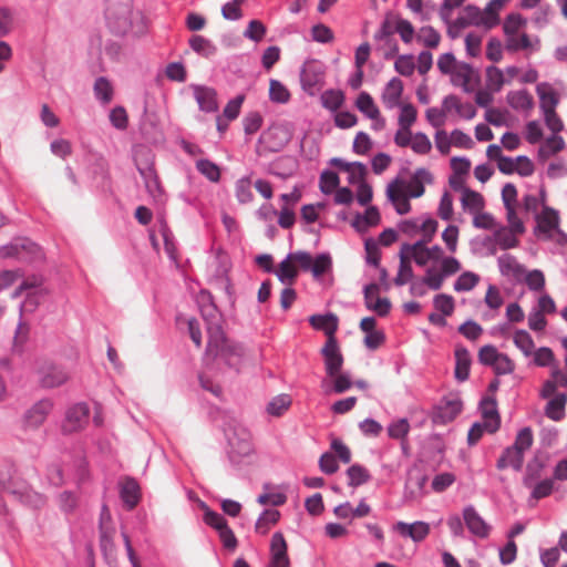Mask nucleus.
Segmentation results:
<instances>
[{
  "label": "nucleus",
  "instance_id": "obj_1",
  "mask_svg": "<svg viewBox=\"0 0 567 567\" xmlns=\"http://www.w3.org/2000/svg\"><path fill=\"white\" fill-rule=\"evenodd\" d=\"M16 465L11 461L0 464V493L6 491L22 505L40 509L47 504V497L34 491L24 480H14Z\"/></svg>",
  "mask_w": 567,
  "mask_h": 567
},
{
  "label": "nucleus",
  "instance_id": "obj_2",
  "mask_svg": "<svg viewBox=\"0 0 567 567\" xmlns=\"http://www.w3.org/2000/svg\"><path fill=\"white\" fill-rule=\"evenodd\" d=\"M207 354L221 360L228 368L239 370L241 349L228 342L219 324L208 328Z\"/></svg>",
  "mask_w": 567,
  "mask_h": 567
},
{
  "label": "nucleus",
  "instance_id": "obj_3",
  "mask_svg": "<svg viewBox=\"0 0 567 567\" xmlns=\"http://www.w3.org/2000/svg\"><path fill=\"white\" fill-rule=\"evenodd\" d=\"M227 441L228 460L235 466L243 464L245 458L254 453L251 434L245 427L235 429L231 434H228Z\"/></svg>",
  "mask_w": 567,
  "mask_h": 567
},
{
  "label": "nucleus",
  "instance_id": "obj_4",
  "mask_svg": "<svg viewBox=\"0 0 567 567\" xmlns=\"http://www.w3.org/2000/svg\"><path fill=\"white\" fill-rule=\"evenodd\" d=\"M99 532H100V548L104 556L105 561L112 566L116 565V553L115 545L113 542V537L116 533L115 527L111 523V516L107 511V506H102V512L100 515L99 522Z\"/></svg>",
  "mask_w": 567,
  "mask_h": 567
},
{
  "label": "nucleus",
  "instance_id": "obj_5",
  "mask_svg": "<svg viewBox=\"0 0 567 567\" xmlns=\"http://www.w3.org/2000/svg\"><path fill=\"white\" fill-rule=\"evenodd\" d=\"M460 270L461 264L455 257H443L441 259L440 270H436L433 267L426 269V282L429 284V288L433 291L440 290L445 279L455 275Z\"/></svg>",
  "mask_w": 567,
  "mask_h": 567
},
{
  "label": "nucleus",
  "instance_id": "obj_6",
  "mask_svg": "<svg viewBox=\"0 0 567 567\" xmlns=\"http://www.w3.org/2000/svg\"><path fill=\"white\" fill-rule=\"evenodd\" d=\"M324 71L322 64L315 59L307 60L300 70V83L302 90L313 95L323 83Z\"/></svg>",
  "mask_w": 567,
  "mask_h": 567
},
{
  "label": "nucleus",
  "instance_id": "obj_7",
  "mask_svg": "<svg viewBox=\"0 0 567 567\" xmlns=\"http://www.w3.org/2000/svg\"><path fill=\"white\" fill-rule=\"evenodd\" d=\"M39 383L44 389H53L63 385L69 380L66 370L50 361L42 362L37 370Z\"/></svg>",
  "mask_w": 567,
  "mask_h": 567
},
{
  "label": "nucleus",
  "instance_id": "obj_8",
  "mask_svg": "<svg viewBox=\"0 0 567 567\" xmlns=\"http://www.w3.org/2000/svg\"><path fill=\"white\" fill-rule=\"evenodd\" d=\"M90 417V408L86 403L80 402L70 406L65 412L62 423L63 433H73L82 430Z\"/></svg>",
  "mask_w": 567,
  "mask_h": 567
},
{
  "label": "nucleus",
  "instance_id": "obj_9",
  "mask_svg": "<svg viewBox=\"0 0 567 567\" xmlns=\"http://www.w3.org/2000/svg\"><path fill=\"white\" fill-rule=\"evenodd\" d=\"M464 524L468 532L477 538L485 539L491 534V525L478 514L473 505H466L462 511Z\"/></svg>",
  "mask_w": 567,
  "mask_h": 567
},
{
  "label": "nucleus",
  "instance_id": "obj_10",
  "mask_svg": "<svg viewBox=\"0 0 567 567\" xmlns=\"http://www.w3.org/2000/svg\"><path fill=\"white\" fill-rule=\"evenodd\" d=\"M288 142L287 132L279 125L268 127L258 138V144H264L265 148L270 152H280Z\"/></svg>",
  "mask_w": 567,
  "mask_h": 567
},
{
  "label": "nucleus",
  "instance_id": "obj_11",
  "mask_svg": "<svg viewBox=\"0 0 567 567\" xmlns=\"http://www.w3.org/2000/svg\"><path fill=\"white\" fill-rule=\"evenodd\" d=\"M190 89L202 112L215 113L218 111L217 92L215 89L202 84H190Z\"/></svg>",
  "mask_w": 567,
  "mask_h": 567
},
{
  "label": "nucleus",
  "instance_id": "obj_12",
  "mask_svg": "<svg viewBox=\"0 0 567 567\" xmlns=\"http://www.w3.org/2000/svg\"><path fill=\"white\" fill-rule=\"evenodd\" d=\"M536 235H544L547 239L551 238L553 231L558 230L559 214L556 209L545 206L540 214H536Z\"/></svg>",
  "mask_w": 567,
  "mask_h": 567
},
{
  "label": "nucleus",
  "instance_id": "obj_13",
  "mask_svg": "<svg viewBox=\"0 0 567 567\" xmlns=\"http://www.w3.org/2000/svg\"><path fill=\"white\" fill-rule=\"evenodd\" d=\"M53 409V401L42 399L35 402L24 414V424L30 427H38L47 420Z\"/></svg>",
  "mask_w": 567,
  "mask_h": 567
},
{
  "label": "nucleus",
  "instance_id": "obj_14",
  "mask_svg": "<svg viewBox=\"0 0 567 567\" xmlns=\"http://www.w3.org/2000/svg\"><path fill=\"white\" fill-rule=\"evenodd\" d=\"M480 411L482 417L489 427V434L498 431L501 426V416L497 410V401L494 396H483L480 401Z\"/></svg>",
  "mask_w": 567,
  "mask_h": 567
},
{
  "label": "nucleus",
  "instance_id": "obj_15",
  "mask_svg": "<svg viewBox=\"0 0 567 567\" xmlns=\"http://www.w3.org/2000/svg\"><path fill=\"white\" fill-rule=\"evenodd\" d=\"M396 532L406 538H411L414 543L423 542L430 534V524L423 520H416L412 524L398 522L395 524Z\"/></svg>",
  "mask_w": 567,
  "mask_h": 567
},
{
  "label": "nucleus",
  "instance_id": "obj_16",
  "mask_svg": "<svg viewBox=\"0 0 567 567\" xmlns=\"http://www.w3.org/2000/svg\"><path fill=\"white\" fill-rule=\"evenodd\" d=\"M463 410V403L458 398L444 399L440 402L434 414V422L446 424L453 421Z\"/></svg>",
  "mask_w": 567,
  "mask_h": 567
},
{
  "label": "nucleus",
  "instance_id": "obj_17",
  "mask_svg": "<svg viewBox=\"0 0 567 567\" xmlns=\"http://www.w3.org/2000/svg\"><path fill=\"white\" fill-rule=\"evenodd\" d=\"M432 182L433 175L426 168H416L414 174L405 184L406 194L411 198H419L425 192L424 183L431 184Z\"/></svg>",
  "mask_w": 567,
  "mask_h": 567
},
{
  "label": "nucleus",
  "instance_id": "obj_18",
  "mask_svg": "<svg viewBox=\"0 0 567 567\" xmlns=\"http://www.w3.org/2000/svg\"><path fill=\"white\" fill-rule=\"evenodd\" d=\"M498 269L502 276L522 281L525 275V267L511 254H503L497 259Z\"/></svg>",
  "mask_w": 567,
  "mask_h": 567
},
{
  "label": "nucleus",
  "instance_id": "obj_19",
  "mask_svg": "<svg viewBox=\"0 0 567 567\" xmlns=\"http://www.w3.org/2000/svg\"><path fill=\"white\" fill-rule=\"evenodd\" d=\"M516 231L509 229L505 226H501L497 228L491 237H486L484 239L483 245H489L496 243L498 248L502 250H507L511 248H515L518 246V239L516 237Z\"/></svg>",
  "mask_w": 567,
  "mask_h": 567
},
{
  "label": "nucleus",
  "instance_id": "obj_20",
  "mask_svg": "<svg viewBox=\"0 0 567 567\" xmlns=\"http://www.w3.org/2000/svg\"><path fill=\"white\" fill-rule=\"evenodd\" d=\"M120 497L124 506L132 511L136 507L141 498V488L137 481L133 477H127L121 485Z\"/></svg>",
  "mask_w": 567,
  "mask_h": 567
},
{
  "label": "nucleus",
  "instance_id": "obj_21",
  "mask_svg": "<svg viewBox=\"0 0 567 567\" xmlns=\"http://www.w3.org/2000/svg\"><path fill=\"white\" fill-rule=\"evenodd\" d=\"M455 355V370H454V377L458 382H464L470 377V370H471V354L470 351L463 347L458 346L456 347L454 351Z\"/></svg>",
  "mask_w": 567,
  "mask_h": 567
},
{
  "label": "nucleus",
  "instance_id": "obj_22",
  "mask_svg": "<svg viewBox=\"0 0 567 567\" xmlns=\"http://www.w3.org/2000/svg\"><path fill=\"white\" fill-rule=\"evenodd\" d=\"M524 464V455L516 450L513 445L507 446L498 457L496 467L503 471L507 467H512L515 471H520Z\"/></svg>",
  "mask_w": 567,
  "mask_h": 567
},
{
  "label": "nucleus",
  "instance_id": "obj_23",
  "mask_svg": "<svg viewBox=\"0 0 567 567\" xmlns=\"http://www.w3.org/2000/svg\"><path fill=\"white\" fill-rule=\"evenodd\" d=\"M309 322L313 329L323 331L327 337L336 334L339 327V319L332 312L312 315L309 318Z\"/></svg>",
  "mask_w": 567,
  "mask_h": 567
},
{
  "label": "nucleus",
  "instance_id": "obj_24",
  "mask_svg": "<svg viewBox=\"0 0 567 567\" xmlns=\"http://www.w3.org/2000/svg\"><path fill=\"white\" fill-rule=\"evenodd\" d=\"M403 92V82L399 78H392L382 93V101L388 109L400 105V99Z\"/></svg>",
  "mask_w": 567,
  "mask_h": 567
},
{
  "label": "nucleus",
  "instance_id": "obj_25",
  "mask_svg": "<svg viewBox=\"0 0 567 567\" xmlns=\"http://www.w3.org/2000/svg\"><path fill=\"white\" fill-rule=\"evenodd\" d=\"M93 93L100 104L107 105L113 100L114 86L106 76H99L94 81Z\"/></svg>",
  "mask_w": 567,
  "mask_h": 567
},
{
  "label": "nucleus",
  "instance_id": "obj_26",
  "mask_svg": "<svg viewBox=\"0 0 567 567\" xmlns=\"http://www.w3.org/2000/svg\"><path fill=\"white\" fill-rule=\"evenodd\" d=\"M381 220L380 213L378 207L369 206L364 214H357L354 220L352 221V227L358 231H364L369 227L377 226Z\"/></svg>",
  "mask_w": 567,
  "mask_h": 567
},
{
  "label": "nucleus",
  "instance_id": "obj_27",
  "mask_svg": "<svg viewBox=\"0 0 567 567\" xmlns=\"http://www.w3.org/2000/svg\"><path fill=\"white\" fill-rule=\"evenodd\" d=\"M399 178H395L393 183L389 184L386 187V197L388 199L395 205V212L399 215H405L411 210V204L409 198H411L408 194L403 195L401 198V194L399 190L394 189V185L399 184Z\"/></svg>",
  "mask_w": 567,
  "mask_h": 567
},
{
  "label": "nucleus",
  "instance_id": "obj_28",
  "mask_svg": "<svg viewBox=\"0 0 567 567\" xmlns=\"http://www.w3.org/2000/svg\"><path fill=\"white\" fill-rule=\"evenodd\" d=\"M567 395L559 393L550 399L545 406V415L553 421H561L565 417Z\"/></svg>",
  "mask_w": 567,
  "mask_h": 567
},
{
  "label": "nucleus",
  "instance_id": "obj_29",
  "mask_svg": "<svg viewBox=\"0 0 567 567\" xmlns=\"http://www.w3.org/2000/svg\"><path fill=\"white\" fill-rule=\"evenodd\" d=\"M452 74H453L452 80L455 85H461L463 91L466 93L472 92L470 82L474 74V69L470 63H466V62L457 63L456 69Z\"/></svg>",
  "mask_w": 567,
  "mask_h": 567
},
{
  "label": "nucleus",
  "instance_id": "obj_30",
  "mask_svg": "<svg viewBox=\"0 0 567 567\" xmlns=\"http://www.w3.org/2000/svg\"><path fill=\"white\" fill-rule=\"evenodd\" d=\"M48 290L29 291L25 293L24 300L20 303L19 311L20 316L23 317L25 313H32L37 310L39 305L48 296Z\"/></svg>",
  "mask_w": 567,
  "mask_h": 567
},
{
  "label": "nucleus",
  "instance_id": "obj_31",
  "mask_svg": "<svg viewBox=\"0 0 567 567\" xmlns=\"http://www.w3.org/2000/svg\"><path fill=\"white\" fill-rule=\"evenodd\" d=\"M507 102L514 110L527 111L533 107V97L526 90L508 92Z\"/></svg>",
  "mask_w": 567,
  "mask_h": 567
},
{
  "label": "nucleus",
  "instance_id": "obj_32",
  "mask_svg": "<svg viewBox=\"0 0 567 567\" xmlns=\"http://www.w3.org/2000/svg\"><path fill=\"white\" fill-rule=\"evenodd\" d=\"M188 43L194 52L205 58L213 56L217 51L216 45L203 35H193Z\"/></svg>",
  "mask_w": 567,
  "mask_h": 567
},
{
  "label": "nucleus",
  "instance_id": "obj_33",
  "mask_svg": "<svg viewBox=\"0 0 567 567\" xmlns=\"http://www.w3.org/2000/svg\"><path fill=\"white\" fill-rule=\"evenodd\" d=\"M280 518V513L277 509H264L259 515L256 524L255 530L260 535H266L270 527L275 525Z\"/></svg>",
  "mask_w": 567,
  "mask_h": 567
},
{
  "label": "nucleus",
  "instance_id": "obj_34",
  "mask_svg": "<svg viewBox=\"0 0 567 567\" xmlns=\"http://www.w3.org/2000/svg\"><path fill=\"white\" fill-rule=\"evenodd\" d=\"M348 485L358 487L371 480L369 471L361 464H352L347 470Z\"/></svg>",
  "mask_w": 567,
  "mask_h": 567
},
{
  "label": "nucleus",
  "instance_id": "obj_35",
  "mask_svg": "<svg viewBox=\"0 0 567 567\" xmlns=\"http://www.w3.org/2000/svg\"><path fill=\"white\" fill-rule=\"evenodd\" d=\"M355 107L368 118H377L380 115V111L375 105L372 96L364 91L358 95Z\"/></svg>",
  "mask_w": 567,
  "mask_h": 567
},
{
  "label": "nucleus",
  "instance_id": "obj_36",
  "mask_svg": "<svg viewBox=\"0 0 567 567\" xmlns=\"http://www.w3.org/2000/svg\"><path fill=\"white\" fill-rule=\"evenodd\" d=\"M340 184L339 175L332 169H323L319 178V189L324 195L332 194Z\"/></svg>",
  "mask_w": 567,
  "mask_h": 567
},
{
  "label": "nucleus",
  "instance_id": "obj_37",
  "mask_svg": "<svg viewBox=\"0 0 567 567\" xmlns=\"http://www.w3.org/2000/svg\"><path fill=\"white\" fill-rule=\"evenodd\" d=\"M400 257V266L398 274L394 278V284L399 287L404 286L409 281L412 280L414 274L412 266L410 265V256L406 254H399Z\"/></svg>",
  "mask_w": 567,
  "mask_h": 567
},
{
  "label": "nucleus",
  "instance_id": "obj_38",
  "mask_svg": "<svg viewBox=\"0 0 567 567\" xmlns=\"http://www.w3.org/2000/svg\"><path fill=\"white\" fill-rule=\"evenodd\" d=\"M196 169L209 182L217 183L220 179V168L217 164L207 158L196 161Z\"/></svg>",
  "mask_w": 567,
  "mask_h": 567
},
{
  "label": "nucleus",
  "instance_id": "obj_39",
  "mask_svg": "<svg viewBox=\"0 0 567 567\" xmlns=\"http://www.w3.org/2000/svg\"><path fill=\"white\" fill-rule=\"evenodd\" d=\"M320 100L324 109L334 112L343 104L344 94L340 90L330 89L321 94Z\"/></svg>",
  "mask_w": 567,
  "mask_h": 567
},
{
  "label": "nucleus",
  "instance_id": "obj_40",
  "mask_svg": "<svg viewBox=\"0 0 567 567\" xmlns=\"http://www.w3.org/2000/svg\"><path fill=\"white\" fill-rule=\"evenodd\" d=\"M544 462L535 456L532 458L526 466V472L523 478L526 487H532L533 484L540 477L542 471L544 470Z\"/></svg>",
  "mask_w": 567,
  "mask_h": 567
},
{
  "label": "nucleus",
  "instance_id": "obj_41",
  "mask_svg": "<svg viewBox=\"0 0 567 567\" xmlns=\"http://www.w3.org/2000/svg\"><path fill=\"white\" fill-rule=\"evenodd\" d=\"M291 405V399L288 394H279L270 400L267 404L266 411L269 415L279 417Z\"/></svg>",
  "mask_w": 567,
  "mask_h": 567
},
{
  "label": "nucleus",
  "instance_id": "obj_42",
  "mask_svg": "<svg viewBox=\"0 0 567 567\" xmlns=\"http://www.w3.org/2000/svg\"><path fill=\"white\" fill-rule=\"evenodd\" d=\"M399 16L394 14L392 12H388L382 20L380 28L374 33L373 38L375 41H381L384 39L392 38L395 32V19H398Z\"/></svg>",
  "mask_w": 567,
  "mask_h": 567
},
{
  "label": "nucleus",
  "instance_id": "obj_43",
  "mask_svg": "<svg viewBox=\"0 0 567 567\" xmlns=\"http://www.w3.org/2000/svg\"><path fill=\"white\" fill-rule=\"evenodd\" d=\"M480 281V276L472 271L462 272L454 281L453 288L457 292L471 291Z\"/></svg>",
  "mask_w": 567,
  "mask_h": 567
},
{
  "label": "nucleus",
  "instance_id": "obj_44",
  "mask_svg": "<svg viewBox=\"0 0 567 567\" xmlns=\"http://www.w3.org/2000/svg\"><path fill=\"white\" fill-rule=\"evenodd\" d=\"M291 259H288V256L280 262L278 270H275V275L278 280L284 284L291 286L295 279L298 276V271L290 264Z\"/></svg>",
  "mask_w": 567,
  "mask_h": 567
},
{
  "label": "nucleus",
  "instance_id": "obj_45",
  "mask_svg": "<svg viewBox=\"0 0 567 567\" xmlns=\"http://www.w3.org/2000/svg\"><path fill=\"white\" fill-rule=\"evenodd\" d=\"M410 423L406 417L393 420L386 427L388 435L394 440H404L410 432Z\"/></svg>",
  "mask_w": 567,
  "mask_h": 567
},
{
  "label": "nucleus",
  "instance_id": "obj_46",
  "mask_svg": "<svg viewBox=\"0 0 567 567\" xmlns=\"http://www.w3.org/2000/svg\"><path fill=\"white\" fill-rule=\"evenodd\" d=\"M461 203L464 209H468L471 213H473L483 208L484 198L480 193L466 188L464 189Z\"/></svg>",
  "mask_w": 567,
  "mask_h": 567
},
{
  "label": "nucleus",
  "instance_id": "obj_47",
  "mask_svg": "<svg viewBox=\"0 0 567 567\" xmlns=\"http://www.w3.org/2000/svg\"><path fill=\"white\" fill-rule=\"evenodd\" d=\"M138 172L144 179L145 187H146L147 192L152 196H155L156 193H161L162 189H161L159 179L156 175L154 167H152V166H148L146 168L138 167Z\"/></svg>",
  "mask_w": 567,
  "mask_h": 567
},
{
  "label": "nucleus",
  "instance_id": "obj_48",
  "mask_svg": "<svg viewBox=\"0 0 567 567\" xmlns=\"http://www.w3.org/2000/svg\"><path fill=\"white\" fill-rule=\"evenodd\" d=\"M505 83L504 74L501 69L489 65L486 68V85L492 92H499Z\"/></svg>",
  "mask_w": 567,
  "mask_h": 567
},
{
  "label": "nucleus",
  "instance_id": "obj_49",
  "mask_svg": "<svg viewBox=\"0 0 567 567\" xmlns=\"http://www.w3.org/2000/svg\"><path fill=\"white\" fill-rule=\"evenodd\" d=\"M332 268V259L328 252L319 254L312 261L310 272L315 278H319Z\"/></svg>",
  "mask_w": 567,
  "mask_h": 567
},
{
  "label": "nucleus",
  "instance_id": "obj_50",
  "mask_svg": "<svg viewBox=\"0 0 567 567\" xmlns=\"http://www.w3.org/2000/svg\"><path fill=\"white\" fill-rule=\"evenodd\" d=\"M545 86H548L547 83H540L537 85L536 91L539 97V106L540 110H549V109H556L559 99L557 94L554 91L546 92L544 90Z\"/></svg>",
  "mask_w": 567,
  "mask_h": 567
},
{
  "label": "nucleus",
  "instance_id": "obj_51",
  "mask_svg": "<svg viewBox=\"0 0 567 567\" xmlns=\"http://www.w3.org/2000/svg\"><path fill=\"white\" fill-rule=\"evenodd\" d=\"M269 99L271 102L284 104L289 101L290 93L280 81L270 80Z\"/></svg>",
  "mask_w": 567,
  "mask_h": 567
},
{
  "label": "nucleus",
  "instance_id": "obj_52",
  "mask_svg": "<svg viewBox=\"0 0 567 567\" xmlns=\"http://www.w3.org/2000/svg\"><path fill=\"white\" fill-rule=\"evenodd\" d=\"M364 250H365V261L367 264L379 268L381 260V251L379 248V244L373 238H367L364 240Z\"/></svg>",
  "mask_w": 567,
  "mask_h": 567
},
{
  "label": "nucleus",
  "instance_id": "obj_53",
  "mask_svg": "<svg viewBox=\"0 0 567 567\" xmlns=\"http://www.w3.org/2000/svg\"><path fill=\"white\" fill-rule=\"evenodd\" d=\"M514 343L526 357L532 354L535 347L532 336L523 329L515 332Z\"/></svg>",
  "mask_w": 567,
  "mask_h": 567
},
{
  "label": "nucleus",
  "instance_id": "obj_54",
  "mask_svg": "<svg viewBox=\"0 0 567 567\" xmlns=\"http://www.w3.org/2000/svg\"><path fill=\"white\" fill-rule=\"evenodd\" d=\"M433 306L443 316H451L455 308V301L451 295L439 293L433 298Z\"/></svg>",
  "mask_w": 567,
  "mask_h": 567
},
{
  "label": "nucleus",
  "instance_id": "obj_55",
  "mask_svg": "<svg viewBox=\"0 0 567 567\" xmlns=\"http://www.w3.org/2000/svg\"><path fill=\"white\" fill-rule=\"evenodd\" d=\"M394 70L403 75L411 76L415 70L414 58L412 54H401L398 55L394 62Z\"/></svg>",
  "mask_w": 567,
  "mask_h": 567
},
{
  "label": "nucleus",
  "instance_id": "obj_56",
  "mask_svg": "<svg viewBox=\"0 0 567 567\" xmlns=\"http://www.w3.org/2000/svg\"><path fill=\"white\" fill-rule=\"evenodd\" d=\"M264 123V118L261 114L257 111L249 112L244 118H243V126L244 132L246 135H252L257 133Z\"/></svg>",
  "mask_w": 567,
  "mask_h": 567
},
{
  "label": "nucleus",
  "instance_id": "obj_57",
  "mask_svg": "<svg viewBox=\"0 0 567 567\" xmlns=\"http://www.w3.org/2000/svg\"><path fill=\"white\" fill-rule=\"evenodd\" d=\"M533 442L534 437L532 429L529 426H525L518 431L513 446L524 455V453L530 449Z\"/></svg>",
  "mask_w": 567,
  "mask_h": 567
},
{
  "label": "nucleus",
  "instance_id": "obj_58",
  "mask_svg": "<svg viewBox=\"0 0 567 567\" xmlns=\"http://www.w3.org/2000/svg\"><path fill=\"white\" fill-rule=\"evenodd\" d=\"M525 22L526 20L522 17V14L509 13L503 23V31L506 35V39L516 35V32L520 27L525 24Z\"/></svg>",
  "mask_w": 567,
  "mask_h": 567
},
{
  "label": "nucleus",
  "instance_id": "obj_59",
  "mask_svg": "<svg viewBox=\"0 0 567 567\" xmlns=\"http://www.w3.org/2000/svg\"><path fill=\"white\" fill-rule=\"evenodd\" d=\"M411 148L415 154L425 155L431 152L432 144L427 135L423 132H416L413 135Z\"/></svg>",
  "mask_w": 567,
  "mask_h": 567
},
{
  "label": "nucleus",
  "instance_id": "obj_60",
  "mask_svg": "<svg viewBox=\"0 0 567 567\" xmlns=\"http://www.w3.org/2000/svg\"><path fill=\"white\" fill-rule=\"evenodd\" d=\"M416 109L414 105L408 103L401 106L399 115V126L403 130H409L416 121Z\"/></svg>",
  "mask_w": 567,
  "mask_h": 567
},
{
  "label": "nucleus",
  "instance_id": "obj_61",
  "mask_svg": "<svg viewBox=\"0 0 567 567\" xmlns=\"http://www.w3.org/2000/svg\"><path fill=\"white\" fill-rule=\"evenodd\" d=\"M417 40L427 48H436L440 43V33L431 25H425L420 29Z\"/></svg>",
  "mask_w": 567,
  "mask_h": 567
},
{
  "label": "nucleus",
  "instance_id": "obj_62",
  "mask_svg": "<svg viewBox=\"0 0 567 567\" xmlns=\"http://www.w3.org/2000/svg\"><path fill=\"white\" fill-rule=\"evenodd\" d=\"M235 190H236V197H237L238 202L241 204L249 203L254 197L252 192H251V183L248 177H243V178L238 179L236 183Z\"/></svg>",
  "mask_w": 567,
  "mask_h": 567
},
{
  "label": "nucleus",
  "instance_id": "obj_63",
  "mask_svg": "<svg viewBox=\"0 0 567 567\" xmlns=\"http://www.w3.org/2000/svg\"><path fill=\"white\" fill-rule=\"evenodd\" d=\"M165 75L168 80L174 82H185L187 79V72L182 62H171L165 69Z\"/></svg>",
  "mask_w": 567,
  "mask_h": 567
},
{
  "label": "nucleus",
  "instance_id": "obj_64",
  "mask_svg": "<svg viewBox=\"0 0 567 567\" xmlns=\"http://www.w3.org/2000/svg\"><path fill=\"white\" fill-rule=\"evenodd\" d=\"M395 32L399 33L401 40L409 44L412 42L414 37V27L409 20H405L401 17L395 19Z\"/></svg>",
  "mask_w": 567,
  "mask_h": 567
}]
</instances>
